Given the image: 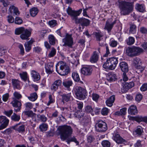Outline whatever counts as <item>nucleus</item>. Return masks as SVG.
Instances as JSON below:
<instances>
[{"label": "nucleus", "mask_w": 147, "mask_h": 147, "mask_svg": "<svg viewBox=\"0 0 147 147\" xmlns=\"http://www.w3.org/2000/svg\"><path fill=\"white\" fill-rule=\"evenodd\" d=\"M115 4L119 8L121 15H123L128 14L132 11L133 7V3L122 0H118Z\"/></svg>", "instance_id": "nucleus-1"}, {"label": "nucleus", "mask_w": 147, "mask_h": 147, "mask_svg": "<svg viewBox=\"0 0 147 147\" xmlns=\"http://www.w3.org/2000/svg\"><path fill=\"white\" fill-rule=\"evenodd\" d=\"M59 131V134L60 138L62 141H65L72 133L73 129L69 126L64 125L60 126L58 128Z\"/></svg>", "instance_id": "nucleus-2"}, {"label": "nucleus", "mask_w": 147, "mask_h": 147, "mask_svg": "<svg viewBox=\"0 0 147 147\" xmlns=\"http://www.w3.org/2000/svg\"><path fill=\"white\" fill-rule=\"evenodd\" d=\"M55 67L56 71L60 75H67L69 71L68 66L65 62L63 61H59L56 64Z\"/></svg>", "instance_id": "nucleus-3"}, {"label": "nucleus", "mask_w": 147, "mask_h": 147, "mask_svg": "<svg viewBox=\"0 0 147 147\" xmlns=\"http://www.w3.org/2000/svg\"><path fill=\"white\" fill-rule=\"evenodd\" d=\"M118 63L117 58L115 57L109 58L103 64V67L105 69L113 70L115 69Z\"/></svg>", "instance_id": "nucleus-4"}, {"label": "nucleus", "mask_w": 147, "mask_h": 147, "mask_svg": "<svg viewBox=\"0 0 147 147\" xmlns=\"http://www.w3.org/2000/svg\"><path fill=\"white\" fill-rule=\"evenodd\" d=\"M143 50L139 47L134 46L128 47L126 49L127 55L130 57H134L139 55L142 52Z\"/></svg>", "instance_id": "nucleus-5"}, {"label": "nucleus", "mask_w": 147, "mask_h": 147, "mask_svg": "<svg viewBox=\"0 0 147 147\" xmlns=\"http://www.w3.org/2000/svg\"><path fill=\"white\" fill-rule=\"evenodd\" d=\"M95 127L96 131L99 132H105L107 129L106 123L101 120L96 121Z\"/></svg>", "instance_id": "nucleus-6"}, {"label": "nucleus", "mask_w": 147, "mask_h": 147, "mask_svg": "<svg viewBox=\"0 0 147 147\" xmlns=\"http://www.w3.org/2000/svg\"><path fill=\"white\" fill-rule=\"evenodd\" d=\"M74 91L78 98L80 99H83L85 98L86 91L84 88L80 86H76L74 89Z\"/></svg>", "instance_id": "nucleus-7"}, {"label": "nucleus", "mask_w": 147, "mask_h": 147, "mask_svg": "<svg viewBox=\"0 0 147 147\" xmlns=\"http://www.w3.org/2000/svg\"><path fill=\"white\" fill-rule=\"evenodd\" d=\"M66 11L68 15L72 17V19L75 21L76 18H77V17L81 13L82 9H80L78 11H75L72 10L71 7H68Z\"/></svg>", "instance_id": "nucleus-8"}, {"label": "nucleus", "mask_w": 147, "mask_h": 147, "mask_svg": "<svg viewBox=\"0 0 147 147\" xmlns=\"http://www.w3.org/2000/svg\"><path fill=\"white\" fill-rule=\"evenodd\" d=\"M62 41L64 43L63 46H67L72 48L73 45V41L71 35L66 34L65 37L63 39Z\"/></svg>", "instance_id": "nucleus-9"}, {"label": "nucleus", "mask_w": 147, "mask_h": 147, "mask_svg": "<svg viewBox=\"0 0 147 147\" xmlns=\"http://www.w3.org/2000/svg\"><path fill=\"white\" fill-rule=\"evenodd\" d=\"M12 101L11 102L13 106L15 108V111L17 112L20 111L21 109L22 104L20 101L19 100L12 98Z\"/></svg>", "instance_id": "nucleus-10"}, {"label": "nucleus", "mask_w": 147, "mask_h": 147, "mask_svg": "<svg viewBox=\"0 0 147 147\" xmlns=\"http://www.w3.org/2000/svg\"><path fill=\"white\" fill-rule=\"evenodd\" d=\"M9 122V120L5 116H0V124L1 125L0 126V130L5 128L8 125Z\"/></svg>", "instance_id": "nucleus-11"}, {"label": "nucleus", "mask_w": 147, "mask_h": 147, "mask_svg": "<svg viewBox=\"0 0 147 147\" xmlns=\"http://www.w3.org/2000/svg\"><path fill=\"white\" fill-rule=\"evenodd\" d=\"M141 61L140 58L136 57L134 59L133 64V65L137 69H140V71L142 72L144 69L141 66Z\"/></svg>", "instance_id": "nucleus-12"}, {"label": "nucleus", "mask_w": 147, "mask_h": 147, "mask_svg": "<svg viewBox=\"0 0 147 147\" xmlns=\"http://www.w3.org/2000/svg\"><path fill=\"white\" fill-rule=\"evenodd\" d=\"M76 23L80 24L82 26H87L89 25L90 21L84 18H82L79 19L77 18L75 21Z\"/></svg>", "instance_id": "nucleus-13"}, {"label": "nucleus", "mask_w": 147, "mask_h": 147, "mask_svg": "<svg viewBox=\"0 0 147 147\" xmlns=\"http://www.w3.org/2000/svg\"><path fill=\"white\" fill-rule=\"evenodd\" d=\"M112 138L113 140L118 144H121L126 142L125 140L121 137L117 132L113 134Z\"/></svg>", "instance_id": "nucleus-14"}, {"label": "nucleus", "mask_w": 147, "mask_h": 147, "mask_svg": "<svg viewBox=\"0 0 147 147\" xmlns=\"http://www.w3.org/2000/svg\"><path fill=\"white\" fill-rule=\"evenodd\" d=\"M111 19H110L107 21L105 26L104 29L108 31L109 33L111 32V30L113 27V25L115 24V21L111 22Z\"/></svg>", "instance_id": "nucleus-15"}, {"label": "nucleus", "mask_w": 147, "mask_h": 147, "mask_svg": "<svg viewBox=\"0 0 147 147\" xmlns=\"http://www.w3.org/2000/svg\"><path fill=\"white\" fill-rule=\"evenodd\" d=\"M134 84L133 82L125 83L121 88L122 92L123 93L126 92L129 89L134 87Z\"/></svg>", "instance_id": "nucleus-16"}, {"label": "nucleus", "mask_w": 147, "mask_h": 147, "mask_svg": "<svg viewBox=\"0 0 147 147\" xmlns=\"http://www.w3.org/2000/svg\"><path fill=\"white\" fill-rule=\"evenodd\" d=\"M92 70L91 67L89 66L82 67L81 69V72L86 76H89L92 74Z\"/></svg>", "instance_id": "nucleus-17"}, {"label": "nucleus", "mask_w": 147, "mask_h": 147, "mask_svg": "<svg viewBox=\"0 0 147 147\" xmlns=\"http://www.w3.org/2000/svg\"><path fill=\"white\" fill-rule=\"evenodd\" d=\"M53 65L54 64L52 63H49L45 65V68L47 74H50L53 71Z\"/></svg>", "instance_id": "nucleus-18"}, {"label": "nucleus", "mask_w": 147, "mask_h": 147, "mask_svg": "<svg viewBox=\"0 0 147 147\" xmlns=\"http://www.w3.org/2000/svg\"><path fill=\"white\" fill-rule=\"evenodd\" d=\"M12 128L19 132L24 131L25 130V125L21 124L20 122L12 127Z\"/></svg>", "instance_id": "nucleus-19"}, {"label": "nucleus", "mask_w": 147, "mask_h": 147, "mask_svg": "<svg viewBox=\"0 0 147 147\" xmlns=\"http://www.w3.org/2000/svg\"><path fill=\"white\" fill-rule=\"evenodd\" d=\"M31 32L27 29L20 35V38L22 40H28L31 35Z\"/></svg>", "instance_id": "nucleus-20"}, {"label": "nucleus", "mask_w": 147, "mask_h": 147, "mask_svg": "<svg viewBox=\"0 0 147 147\" xmlns=\"http://www.w3.org/2000/svg\"><path fill=\"white\" fill-rule=\"evenodd\" d=\"M34 41L33 39H31L30 41L24 44V46L26 51L28 52L31 50L32 45Z\"/></svg>", "instance_id": "nucleus-21"}, {"label": "nucleus", "mask_w": 147, "mask_h": 147, "mask_svg": "<svg viewBox=\"0 0 147 147\" xmlns=\"http://www.w3.org/2000/svg\"><path fill=\"white\" fill-rule=\"evenodd\" d=\"M119 66L121 71L123 72H127L128 71V64L125 62H122L119 64Z\"/></svg>", "instance_id": "nucleus-22"}, {"label": "nucleus", "mask_w": 147, "mask_h": 147, "mask_svg": "<svg viewBox=\"0 0 147 147\" xmlns=\"http://www.w3.org/2000/svg\"><path fill=\"white\" fill-rule=\"evenodd\" d=\"M98 53L96 51H94L90 58V61L92 63H95L96 62L98 59Z\"/></svg>", "instance_id": "nucleus-23"}, {"label": "nucleus", "mask_w": 147, "mask_h": 147, "mask_svg": "<svg viewBox=\"0 0 147 147\" xmlns=\"http://www.w3.org/2000/svg\"><path fill=\"white\" fill-rule=\"evenodd\" d=\"M31 76L34 81L39 80L40 78L39 74L34 70H32L31 72Z\"/></svg>", "instance_id": "nucleus-24"}, {"label": "nucleus", "mask_w": 147, "mask_h": 147, "mask_svg": "<svg viewBox=\"0 0 147 147\" xmlns=\"http://www.w3.org/2000/svg\"><path fill=\"white\" fill-rule=\"evenodd\" d=\"M128 113L132 115H135L138 113L136 107L134 105H131L128 109Z\"/></svg>", "instance_id": "nucleus-25"}, {"label": "nucleus", "mask_w": 147, "mask_h": 147, "mask_svg": "<svg viewBox=\"0 0 147 147\" xmlns=\"http://www.w3.org/2000/svg\"><path fill=\"white\" fill-rule=\"evenodd\" d=\"M115 99V95H113L111 96L106 101V103L107 106L111 107L113 105V103Z\"/></svg>", "instance_id": "nucleus-26"}, {"label": "nucleus", "mask_w": 147, "mask_h": 147, "mask_svg": "<svg viewBox=\"0 0 147 147\" xmlns=\"http://www.w3.org/2000/svg\"><path fill=\"white\" fill-rule=\"evenodd\" d=\"M12 83L14 89H20L21 86L20 81L18 80L12 79Z\"/></svg>", "instance_id": "nucleus-27"}, {"label": "nucleus", "mask_w": 147, "mask_h": 147, "mask_svg": "<svg viewBox=\"0 0 147 147\" xmlns=\"http://www.w3.org/2000/svg\"><path fill=\"white\" fill-rule=\"evenodd\" d=\"M71 96V93H69L67 94H64L62 95L63 102H64L65 101L68 102L70 100Z\"/></svg>", "instance_id": "nucleus-28"}, {"label": "nucleus", "mask_w": 147, "mask_h": 147, "mask_svg": "<svg viewBox=\"0 0 147 147\" xmlns=\"http://www.w3.org/2000/svg\"><path fill=\"white\" fill-rule=\"evenodd\" d=\"M72 77L75 81L79 82L81 84L83 83V82L80 81V78L78 74L76 72H74L72 74Z\"/></svg>", "instance_id": "nucleus-29"}, {"label": "nucleus", "mask_w": 147, "mask_h": 147, "mask_svg": "<svg viewBox=\"0 0 147 147\" xmlns=\"http://www.w3.org/2000/svg\"><path fill=\"white\" fill-rule=\"evenodd\" d=\"M73 84V82L71 80H66L63 82V85L65 88H68L72 86Z\"/></svg>", "instance_id": "nucleus-30"}, {"label": "nucleus", "mask_w": 147, "mask_h": 147, "mask_svg": "<svg viewBox=\"0 0 147 147\" xmlns=\"http://www.w3.org/2000/svg\"><path fill=\"white\" fill-rule=\"evenodd\" d=\"M116 79V75L113 73H109L107 77V80L110 82L115 81Z\"/></svg>", "instance_id": "nucleus-31"}, {"label": "nucleus", "mask_w": 147, "mask_h": 147, "mask_svg": "<svg viewBox=\"0 0 147 147\" xmlns=\"http://www.w3.org/2000/svg\"><path fill=\"white\" fill-rule=\"evenodd\" d=\"M20 76L21 78L24 82L28 80L29 82V80L28 74L26 72H23L20 74Z\"/></svg>", "instance_id": "nucleus-32"}, {"label": "nucleus", "mask_w": 147, "mask_h": 147, "mask_svg": "<svg viewBox=\"0 0 147 147\" xmlns=\"http://www.w3.org/2000/svg\"><path fill=\"white\" fill-rule=\"evenodd\" d=\"M128 117L130 120H135L138 122L142 121V117L141 116L132 117L129 115Z\"/></svg>", "instance_id": "nucleus-33"}, {"label": "nucleus", "mask_w": 147, "mask_h": 147, "mask_svg": "<svg viewBox=\"0 0 147 147\" xmlns=\"http://www.w3.org/2000/svg\"><path fill=\"white\" fill-rule=\"evenodd\" d=\"M130 25L129 33L132 34L136 33L137 31V27L134 24L132 23L130 24Z\"/></svg>", "instance_id": "nucleus-34"}, {"label": "nucleus", "mask_w": 147, "mask_h": 147, "mask_svg": "<svg viewBox=\"0 0 147 147\" xmlns=\"http://www.w3.org/2000/svg\"><path fill=\"white\" fill-rule=\"evenodd\" d=\"M136 9L140 12H143L145 10V8L143 5L137 3L135 6Z\"/></svg>", "instance_id": "nucleus-35"}, {"label": "nucleus", "mask_w": 147, "mask_h": 147, "mask_svg": "<svg viewBox=\"0 0 147 147\" xmlns=\"http://www.w3.org/2000/svg\"><path fill=\"white\" fill-rule=\"evenodd\" d=\"M37 95L36 93L34 92L30 94V96L28 97V99L32 101H34L37 99Z\"/></svg>", "instance_id": "nucleus-36"}, {"label": "nucleus", "mask_w": 147, "mask_h": 147, "mask_svg": "<svg viewBox=\"0 0 147 147\" xmlns=\"http://www.w3.org/2000/svg\"><path fill=\"white\" fill-rule=\"evenodd\" d=\"M20 119V116L13 113V115L11 117V119L12 120L16 122L18 121Z\"/></svg>", "instance_id": "nucleus-37"}, {"label": "nucleus", "mask_w": 147, "mask_h": 147, "mask_svg": "<svg viewBox=\"0 0 147 147\" xmlns=\"http://www.w3.org/2000/svg\"><path fill=\"white\" fill-rule=\"evenodd\" d=\"M26 29L22 27L17 28L15 30V34L17 35L21 34Z\"/></svg>", "instance_id": "nucleus-38"}, {"label": "nucleus", "mask_w": 147, "mask_h": 147, "mask_svg": "<svg viewBox=\"0 0 147 147\" xmlns=\"http://www.w3.org/2000/svg\"><path fill=\"white\" fill-rule=\"evenodd\" d=\"M84 115V113L81 110L77 111L75 112L74 114L75 117L78 118H81L83 117Z\"/></svg>", "instance_id": "nucleus-39"}, {"label": "nucleus", "mask_w": 147, "mask_h": 147, "mask_svg": "<svg viewBox=\"0 0 147 147\" xmlns=\"http://www.w3.org/2000/svg\"><path fill=\"white\" fill-rule=\"evenodd\" d=\"M49 41L51 45H54L55 44L56 39L53 35H50L49 36Z\"/></svg>", "instance_id": "nucleus-40"}, {"label": "nucleus", "mask_w": 147, "mask_h": 147, "mask_svg": "<svg viewBox=\"0 0 147 147\" xmlns=\"http://www.w3.org/2000/svg\"><path fill=\"white\" fill-rule=\"evenodd\" d=\"M30 12L31 15L32 17H34L38 13V10L37 8L34 7L30 9Z\"/></svg>", "instance_id": "nucleus-41"}, {"label": "nucleus", "mask_w": 147, "mask_h": 147, "mask_svg": "<svg viewBox=\"0 0 147 147\" xmlns=\"http://www.w3.org/2000/svg\"><path fill=\"white\" fill-rule=\"evenodd\" d=\"M37 117L38 120L42 122H45L47 120V117L43 115H37Z\"/></svg>", "instance_id": "nucleus-42"}, {"label": "nucleus", "mask_w": 147, "mask_h": 147, "mask_svg": "<svg viewBox=\"0 0 147 147\" xmlns=\"http://www.w3.org/2000/svg\"><path fill=\"white\" fill-rule=\"evenodd\" d=\"M126 41L128 45H132L135 42V39L134 37L130 36L126 40Z\"/></svg>", "instance_id": "nucleus-43"}, {"label": "nucleus", "mask_w": 147, "mask_h": 147, "mask_svg": "<svg viewBox=\"0 0 147 147\" xmlns=\"http://www.w3.org/2000/svg\"><path fill=\"white\" fill-rule=\"evenodd\" d=\"M39 127L41 131H45L47 130L48 126L46 123H42L40 125Z\"/></svg>", "instance_id": "nucleus-44"}, {"label": "nucleus", "mask_w": 147, "mask_h": 147, "mask_svg": "<svg viewBox=\"0 0 147 147\" xmlns=\"http://www.w3.org/2000/svg\"><path fill=\"white\" fill-rule=\"evenodd\" d=\"M135 132L136 134L138 135H141L142 133L143 132V130L142 128L140 126H138L136 129L135 130Z\"/></svg>", "instance_id": "nucleus-45"}, {"label": "nucleus", "mask_w": 147, "mask_h": 147, "mask_svg": "<svg viewBox=\"0 0 147 147\" xmlns=\"http://www.w3.org/2000/svg\"><path fill=\"white\" fill-rule=\"evenodd\" d=\"M24 105L25 107L26 110H29L32 109L33 107V105L31 102H27Z\"/></svg>", "instance_id": "nucleus-46"}, {"label": "nucleus", "mask_w": 147, "mask_h": 147, "mask_svg": "<svg viewBox=\"0 0 147 147\" xmlns=\"http://www.w3.org/2000/svg\"><path fill=\"white\" fill-rule=\"evenodd\" d=\"M103 147H110L111 145L110 142L108 140H103L101 142Z\"/></svg>", "instance_id": "nucleus-47"}, {"label": "nucleus", "mask_w": 147, "mask_h": 147, "mask_svg": "<svg viewBox=\"0 0 147 147\" xmlns=\"http://www.w3.org/2000/svg\"><path fill=\"white\" fill-rule=\"evenodd\" d=\"M56 49L53 47L51 48V50L48 55L49 57H51L55 56L56 53Z\"/></svg>", "instance_id": "nucleus-48"}, {"label": "nucleus", "mask_w": 147, "mask_h": 147, "mask_svg": "<svg viewBox=\"0 0 147 147\" xmlns=\"http://www.w3.org/2000/svg\"><path fill=\"white\" fill-rule=\"evenodd\" d=\"M13 96L14 97L13 98H15L16 99L19 100L21 99L22 97V95L18 92L16 91L15 92L13 93Z\"/></svg>", "instance_id": "nucleus-49"}, {"label": "nucleus", "mask_w": 147, "mask_h": 147, "mask_svg": "<svg viewBox=\"0 0 147 147\" xmlns=\"http://www.w3.org/2000/svg\"><path fill=\"white\" fill-rule=\"evenodd\" d=\"M25 115L28 116V117L33 118L35 114L32 111H28L24 112Z\"/></svg>", "instance_id": "nucleus-50"}, {"label": "nucleus", "mask_w": 147, "mask_h": 147, "mask_svg": "<svg viewBox=\"0 0 147 147\" xmlns=\"http://www.w3.org/2000/svg\"><path fill=\"white\" fill-rule=\"evenodd\" d=\"M95 36L97 41H101L102 39V37L103 36V35L101 33H96Z\"/></svg>", "instance_id": "nucleus-51"}, {"label": "nucleus", "mask_w": 147, "mask_h": 147, "mask_svg": "<svg viewBox=\"0 0 147 147\" xmlns=\"http://www.w3.org/2000/svg\"><path fill=\"white\" fill-rule=\"evenodd\" d=\"M48 24L51 27H53L57 25V21L55 20L49 21L48 22Z\"/></svg>", "instance_id": "nucleus-52"}, {"label": "nucleus", "mask_w": 147, "mask_h": 147, "mask_svg": "<svg viewBox=\"0 0 147 147\" xmlns=\"http://www.w3.org/2000/svg\"><path fill=\"white\" fill-rule=\"evenodd\" d=\"M0 2L4 7H7L10 4V2L8 0H0Z\"/></svg>", "instance_id": "nucleus-53"}, {"label": "nucleus", "mask_w": 147, "mask_h": 147, "mask_svg": "<svg viewBox=\"0 0 147 147\" xmlns=\"http://www.w3.org/2000/svg\"><path fill=\"white\" fill-rule=\"evenodd\" d=\"M23 21L22 19L20 17H16L15 19V23L18 24H20L22 23Z\"/></svg>", "instance_id": "nucleus-54"}, {"label": "nucleus", "mask_w": 147, "mask_h": 147, "mask_svg": "<svg viewBox=\"0 0 147 147\" xmlns=\"http://www.w3.org/2000/svg\"><path fill=\"white\" fill-rule=\"evenodd\" d=\"M109 112V109L107 108H103L102 109L101 114L103 115H107Z\"/></svg>", "instance_id": "nucleus-55"}, {"label": "nucleus", "mask_w": 147, "mask_h": 147, "mask_svg": "<svg viewBox=\"0 0 147 147\" xmlns=\"http://www.w3.org/2000/svg\"><path fill=\"white\" fill-rule=\"evenodd\" d=\"M49 100L47 103V105L49 106L51 104L54 103L55 102V100L53 96L51 95L49 96Z\"/></svg>", "instance_id": "nucleus-56"}, {"label": "nucleus", "mask_w": 147, "mask_h": 147, "mask_svg": "<svg viewBox=\"0 0 147 147\" xmlns=\"http://www.w3.org/2000/svg\"><path fill=\"white\" fill-rule=\"evenodd\" d=\"M53 82L58 87L61 86L62 84H63L62 81L60 79L57 80H55Z\"/></svg>", "instance_id": "nucleus-57"}, {"label": "nucleus", "mask_w": 147, "mask_h": 147, "mask_svg": "<svg viewBox=\"0 0 147 147\" xmlns=\"http://www.w3.org/2000/svg\"><path fill=\"white\" fill-rule=\"evenodd\" d=\"M9 95L8 93H6L2 96V99L4 102H7L9 98Z\"/></svg>", "instance_id": "nucleus-58"}, {"label": "nucleus", "mask_w": 147, "mask_h": 147, "mask_svg": "<svg viewBox=\"0 0 147 147\" xmlns=\"http://www.w3.org/2000/svg\"><path fill=\"white\" fill-rule=\"evenodd\" d=\"M33 50L34 52L38 53L42 51V49L40 47L36 46L33 48Z\"/></svg>", "instance_id": "nucleus-59"}, {"label": "nucleus", "mask_w": 147, "mask_h": 147, "mask_svg": "<svg viewBox=\"0 0 147 147\" xmlns=\"http://www.w3.org/2000/svg\"><path fill=\"white\" fill-rule=\"evenodd\" d=\"M58 88V87L56 86L53 82L51 85V88L52 91H55L57 90Z\"/></svg>", "instance_id": "nucleus-60"}, {"label": "nucleus", "mask_w": 147, "mask_h": 147, "mask_svg": "<svg viewBox=\"0 0 147 147\" xmlns=\"http://www.w3.org/2000/svg\"><path fill=\"white\" fill-rule=\"evenodd\" d=\"M7 20L9 23H11L14 22V19L13 17L10 15L8 16L7 17Z\"/></svg>", "instance_id": "nucleus-61"}, {"label": "nucleus", "mask_w": 147, "mask_h": 147, "mask_svg": "<svg viewBox=\"0 0 147 147\" xmlns=\"http://www.w3.org/2000/svg\"><path fill=\"white\" fill-rule=\"evenodd\" d=\"M143 141L138 140L134 144L135 147H142V142Z\"/></svg>", "instance_id": "nucleus-62"}, {"label": "nucleus", "mask_w": 147, "mask_h": 147, "mask_svg": "<svg viewBox=\"0 0 147 147\" xmlns=\"http://www.w3.org/2000/svg\"><path fill=\"white\" fill-rule=\"evenodd\" d=\"M142 95L140 94H137L135 98L136 100L137 101H140L142 99Z\"/></svg>", "instance_id": "nucleus-63"}, {"label": "nucleus", "mask_w": 147, "mask_h": 147, "mask_svg": "<svg viewBox=\"0 0 147 147\" xmlns=\"http://www.w3.org/2000/svg\"><path fill=\"white\" fill-rule=\"evenodd\" d=\"M141 90L142 91H145L147 90V83H144L143 84L140 88Z\"/></svg>", "instance_id": "nucleus-64"}]
</instances>
